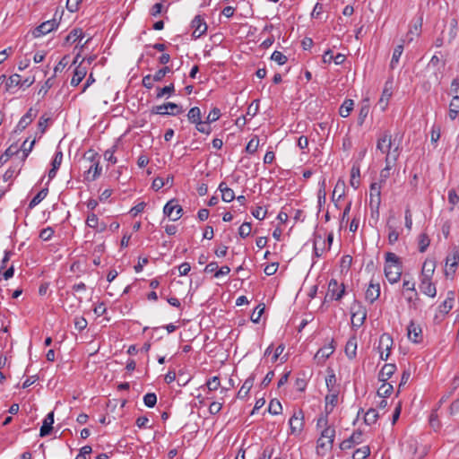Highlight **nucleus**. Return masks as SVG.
<instances>
[{"instance_id":"nucleus-28","label":"nucleus","mask_w":459,"mask_h":459,"mask_svg":"<svg viewBox=\"0 0 459 459\" xmlns=\"http://www.w3.org/2000/svg\"><path fill=\"white\" fill-rule=\"evenodd\" d=\"M345 194V183L343 180L339 179L334 186L332 200L338 208L337 202L344 196Z\"/></svg>"},{"instance_id":"nucleus-35","label":"nucleus","mask_w":459,"mask_h":459,"mask_svg":"<svg viewBox=\"0 0 459 459\" xmlns=\"http://www.w3.org/2000/svg\"><path fill=\"white\" fill-rule=\"evenodd\" d=\"M19 152H20V148L18 147V145L17 144H12L11 146H9L6 149L4 153L0 156V164L1 165L4 164L5 162L8 161V160L11 157H13L14 155H17Z\"/></svg>"},{"instance_id":"nucleus-19","label":"nucleus","mask_w":459,"mask_h":459,"mask_svg":"<svg viewBox=\"0 0 459 459\" xmlns=\"http://www.w3.org/2000/svg\"><path fill=\"white\" fill-rule=\"evenodd\" d=\"M38 111L30 108L20 119L17 125V131H23L37 117Z\"/></svg>"},{"instance_id":"nucleus-23","label":"nucleus","mask_w":459,"mask_h":459,"mask_svg":"<svg viewBox=\"0 0 459 459\" xmlns=\"http://www.w3.org/2000/svg\"><path fill=\"white\" fill-rule=\"evenodd\" d=\"M367 311L364 307H359L358 311L351 312V325L353 327H360L366 319Z\"/></svg>"},{"instance_id":"nucleus-15","label":"nucleus","mask_w":459,"mask_h":459,"mask_svg":"<svg viewBox=\"0 0 459 459\" xmlns=\"http://www.w3.org/2000/svg\"><path fill=\"white\" fill-rule=\"evenodd\" d=\"M380 284L370 281L365 292V299L370 304H373L380 296Z\"/></svg>"},{"instance_id":"nucleus-34","label":"nucleus","mask_w":459,"mask_h":459,"mask_svg":"<svg viewBox=\"0 0 459 459\" xmlns=\"http://www.w3.org/2000/svg\"><path fill=\"white\" fill-rule=\"evenodd\" d=\"M393 165L391 164V159L389 156L385 157V167L380 171L379 175V184L382 186V184H385L386 180L389 178L391 173Z\"/></svg>"},{"instance_id":"nucleus-38","label":"nucleus","mask_w":459,"mask_h":459,"mask_svg":"<svg viewBox=\"0 0 459 459\" xmlns=\"http://www.w3.org/2000/svg\"><path fill=\"white\" fill-rule=\"evenodd\" d=\"M83 32L82 29L75 28L70 31V33L65 39V44L74 43L78 39H82Z\"/></svg>"},{"instance_id":"nucleus-62","label":"nucleus","mask_w":459,"mask_h":459,"mask_svg":"<svg viewBox=\"0 0 459 459\" xmlns=\"http://www.w3.org/2000/svg\"><path fill=\"white\" fill-rule=\"evenodd\" d=\"M116 149H117V145H113L110 149L107 150L104 153L105 160L111 162L112 164H116L117 161V158L114 156Z\"/></svg>"},{"instance_id":"nucleus-31","label":"nucleus","mask_w":459,"mask_h":459,"mask_svg":"<svg viewBox=\"0 0 459 459\" xmlns=\"http://www.w3.org/2000/svg\"><path fill=\"white\" fill-rule=\"evenodd\" d=\"M357 337L351 336L345 345V354L350 359H353L356 357L357 351Z\"/></svg>"},{"instance_id":"nucleus-21","label":"nucleus","mask_w":459,"mask_h":459,"mask_svg":"<svg viewBox=\"0 0 459 459\" xmlns=\"http://www.w3.org/2000/svg\"><path fill=\"white\" fill-rule=\"evenodd\" d=\"M392 82H386L379 99L378 104L382 110H385L388 105L389 100L392 97Z\"/></svg>"},{"instance_id":"nucleus-56","label":"nucleus","mask_w":459,"mask_h":459,"mask_svg":"<svg viewBox=\"0 0 459 459\" xmlns=\"http://www.w3.org/2000/svg\"><path fill=\"white\" fill-rule=\"evenodd\" d=\"M143 403L149 408L154 407L157 403V395L154 393L146 394L143 396Z\"/></svg>"},{"instance_id":"nucleus-25","label":"nucleus","mask_w":459,"mask_h":459,"mask_svg":"<svg viewBox=\"0 0 459 459\" xmlns=\"http://www.w3.org/2000/svg\"><path fill=\"white\" fill-rule=\"evenodd\" d=\"M420 288L424 294L431 298H434L437 295V289L431 282V279L427 280L426 278H421Z\"/></svg>"},{"instance_id":"nucleus-57","label":"nucleus","mask_w":459,"mask_h":459,"mask_svg":"<svg viewBox=\"0 0 459 459\" xmlns=\"http://www.w3.org/2000/svg\"><path fill=\"white\" fill-rule=\"evenodd\" d=\"M172 70L169 66H164L162 68H160V70H158L154 74H153V80L155 82H160L162 81V79L165 77V75L169 73H171Z\"/></svg>"},{"instance_id":"nucleus-63","label":"nucleus","mask_w":459,"mask_h":459,"mask_svg":"<svg viewBox=\"0 0 459 459\" xmlns=\"http://www.w3.org/2000/svg\"><path fill=\"white\" fill-rule=\"evenodd\" d=\"M387 227H388V230H389L388 242H389V244L393 245V244H394L398 240L399 233H398V231L394 227H392L388 223H387Z\"/></svg>"},{"instance_id":"nucleus-39","label":"nucleus","mask_w":459,"mask_h":459,"mask_svg":"<svg viewBox=\"0 0 459 459\" xmlns=\"http://www.w3.org/2000/svg\"><path fill=\"white\" fill-rule=\"evenodd\" d=\"M403 52V43L397 45L394 48L393 56H392L391 62H390L391 69H394L397 66Z\"/></svg>"},{"instance_id":"nucleus-49","label":"nucleus","mask_w":459,"mask_h":459,"mask_svg":"<svg viewBox=\"0 0 459 459\" xmlns=\"http://www.w3.org/2000/svg\"><path fill=\"white\" fill-rule=\"evenodd\" d=\"M393 390L394 388L391 384L383 382V384L377 390V395L380 397H387L392 394Z\"/></svg>"},{"instance_id":"nucleus-45","label":"nucleus","mask_w":459,"mask_h":459,"mask_svg":"<svg viewBox=\"0 0 459 459\" xmlns=\"http://www.w3.org/2000/svg\"><path fill=\"white\" fill-rule=\"evenodd\" d=\"M370 455V448L368 446H364L356 449L352 455V459H366Z\"/></svg>"},{"instance_id":"nucleus-16","label":"nucleus","mask_w":459,"mask_h":459,"mask_svg":"<svg viewBox=\"0 0 459 459\" xmlns=\"http://www.w3.org/2000/svg\"><path fill=\"white\" fill-rule=\"evenodd\" d=\"M86 225L100 233L107 230V224L103 221L100 222L98 216L93 212L88 214Z\"/></svg>"},{"instance_id":"nucleus-20","label":"nucleus","mask_w":459,"mask_h":459,"mask_svg":"<svg viewBox=\"0 0 459 459\" xmlns=\"http://www.w3.org/2000/svg\"><path fill=\"white\" fill-rule=\"evenodd\" d=\"M53 424H54V411H50L47 414L43 420V424L40 428L39 436L41 437L48 436L52 429H53Z\"/></svg>"},{"instance_id":"nucleus-58","label":"nucleus","mask_w":459,"mask_h":459,"mask_svg":"<svg viewBox=\"0 0 459 459\" xmlns=\"http://www.w3.org/2000/svg\"><path fill=\"white\" fill-rule=\"evenodd\" d=\"M221 115V109L218 108H213L206 117V123H213L217 121L220 118Z\"/></svg>"},{"instance_id":"nucleus-11","label":"nucleus","mask_w":459,"mask_h":459,"mask_svg":"<svg viewBox=\"0 0 459 459\" xmlns=\"http://www.w3.org/2000/svg\"><path fill=\"white\" fill-rule=\"evenodd\" d=\"M334 341L332 340L330 343L320 348L315 354L314 359L317 364H323L333 353L335 350Z\"/></svg>"},{"instance_id":"nucleus-32","label":"nucleus","mask_w":459,"mask_h":459,"mask_svg":"<svg viewBox=\"0 0 459 459\" xmlns=\"http://www.w3.org/2000/svg\"><path fill=\"white\" fill-rule=\"evenodd\" d=\"M218 189L221 191V199L226 202V203H230L231 201H233L235 199V194H234V191L230 188L225 182H221L220 185H219V187Z\"/></svg>"},{"instance_id":"nucleus-48","label":"nucleus","mask_w":459,"mask_h":459,"mask_svg":"<svg viewBox=\"0 0 459 459\" xmlns=\"http://www.w3.org/2000/svg\"><path fill=\"white\" fill-rule=\"evenodd\" d=\"M430 244V239L426 233H420L419 235V251L424 253Z\"/></svg>"},{"instance_id":"nucleus-54","label":"nucleus","mask_w":459,"mask_h":459,"mask_svg":"<svg viewBox=\"0 0 459 459\" xmlns=\"http://www.w3.org/2000/svg\"><path fill=\"white\" fill-rule=\"evenodd\" d=\"M271 59L276 62L280 65H283L287 63L288 58L285 55H283L281 52L275 50L272 56Z\"/></svg>"},{"instance_id":"nucleus-18","label":"nucleus","mask_w":459,"mask_h":459,"mask_svg":"<svg viewBox=\"0 0 459 459\" xmlns=\"http://www.w3.org/2000/svg\"><path fill=\"white\" fill-rule=\"evenodd\" d=\"M362 442V432L360 430L354 431L351 436L343 440L340 444L342 450L351 449L354 445L360 444Z\"/></svg>"},{"instance_id":"nucleus-10","label":"nucleus","mask_w":459,"mask_h":459,"mask_svg":"<svg viewBox=\"0 0 459 459\" xmlns=\"http://www.w3.org/2000/svg\"><path fill=\"white\" fill-rule=\"evenodd\" d=\"M458 263L459 249L457 247H454L446 258V266L448 267V269H446L445 271L446 276L455 273Z\"/></svg>"},{"instance_id":"nucleus-47","label":"nucleus","mask_w":459,"mask_h":459,"mask_svg":"<svg viewBox=\"0 0 459 459\" xmlns=\"http://www.w3.org/2000/svg\"><path fill=\"white\" fill-rule=\"evenodd\" d=\"M378 417H379V415H378L377 410L371 408L365 413L364 421L366 424L371 425V424H374L377 420Z\"/></svg>"},{"instance_id":"nucleus-22","label":"nucleus","mask_w":459,"mask_h":459,"mask_svg":"<svg viewBox=\"0 0 459 459\" xmlns=\"http://www.w3.org/2000/svg\"><path fill=\"white\" fill-rule=\"evenodd\" d=\"M396 371V365L393 363H387L383 366L380 372L378 373V380L380 382H386L392 377Z\"/></svg>"},{"instance_id":"nucleus-1","label":"nucleus","mask_w":459,"mask_h":459,"mask_svg":"<svg viewBox=\"0 0 459 459\" xmlns=\"http://www.w3.org/2000/svg\"><path fill=\"white\" fill-rule=\"evenodd\" d=\"M385 276L391 284L398 282L403 273V262L401 258L393 252H387L385 255Z\"/></svg>"},{"instance_id":"nucleus-13","label":"nucleus","mask_w":459,"mask_h":459,"mask_svg":"<svg viewBox=\"0 0 459 459\" xmlns=\"http://www.w3.org/2000/svg\"><path fill=\"white\" fill-rule=\"evenodd\" d=\"M191 26L194 29L193 37L195 39L200 38L207 30V24L201 15H196L193 19Z\"/></svg>"},{"instance_id":"nucleus-2","label":"nucleus","mask_w":459,"mask_h":459,"mask_svg":"<svg viewBox=\"0 0 459 459\" xmlns=\"http://www.w3.org/2000/svg\"><path fill=\"white\" fill-rule=\"evenodd\" d=\"M391 147H392L391 134H389L388 133L385 132V134H383L382 136H380L377 139V149L379 150L382 153H385L386 156L390 157V159H393L394 163L397 160V158L399 156L398 147L394 149L393 152H391Z\"/></svg>"},{"instance_id":"nucleus-53","label":"nucleus","mask_w":459,"mask_h":459,"mask_svg":"<svg viewBox=\"0 0 459 459\" xmlns=\"http://www.w3.org/2000/svg\"><path fill=\"white\" fill-rule=\"evenodd\" d=\"M259 146V138L257 136H254L247 143L246 147V152L254 154Z\"/></svg>"},{"instance_id":"nucleus-24","label":"nucleus","mask_w":459,"mask_h":459,"mask_svg":"<svg viewBox=\"0 0 459 459\" xmlns=\"http://www.w3.org/2000/svg\"><path fill=\"white\" fill-rule=\"evenodd\" d=\"M454 295L455 294L453 291H449L447 293L446 299L438 306V312L441 314L442 316L447 315L453 308L455 300Z\"/></svg>"},{"instance_id":"nucleus-43","label":"nucleus","mask_w":459,"mask_h":459,"mask_svg":"<svg viewBox=\"0 0 459 459\" xmlns=\"http://www.w3.org/2000/svg\"><path fill=\"white\" fill-rule=\"evenodd\" d=\"M338 394L339 391L334 390L333 392H329V394L325 396V406H327L328 409L332 408L333 410V407L336 406L338 403Z\"/></svg>"},{"instance_id":"nucleus-8","label":"nucleus","mask_w":459,"mask_h":459,"mask_svg":"<svg viewBox=\"0 0 459 459\" xmlns=\"http://www.w3.org/2000/svg\"><path fill=\"white\" fill-rule=\"evenodd\" d=\"M57 14V11L56 12L54 18L48 21L42 22L40 25L36 27L33 30V36L35 38L40 37L47 33L51 32L55 29H56L59 25V22L56 20V16Z\"/></svg>"},{"instance_id":"nucleus-4","label":"nucleus","mask_w":459,"mask_h":459,"mask_svg":"<svg viewBox=\"0 0 459 459\" xmlns=\"http://www.w3.org/2000/svg\"><path fill=\"white\" fill-rule=\"evenodd\" d=\"M290 434L299 436L304 429L305 420L302 410L295 411L289 420Z\"/></svg>"},{"instance_id":"nucleus-6","label":"nucleus","mask_w":459,"mask_h":459,"mask_svg":"<svg viewBox=\"0 0 459 459\" xmlns=\"http://www.w3.org/2000/svg\"><path fill=\"white\" fill-rule=\"evenodd\" d=\"M163 212L166 216L169 217L171 221H176L182 217L183 209L176 199H171L165 204Z\"/></svg>"},{"instance_id":"nucleus-26","label":"nucleus","mask_w":459,"mask_h":459,"mask_svg":"<svg viewBox=\"0 0 459 459\" xmlns=\"http://www.w3.org/2000/svg\"><path fill=\"white\" fill-rule=\"evenodd\" d=\"M392 346H393V338L391 337V335L389 333H383L379 338L378 346H377L378 351L379 352H381V351L390 352Z\"/></svg>"},{"instance_id":"nucleus-30","label":"nucleus","mask_w":459,"mask_h":459,"mask_svg":"<svg viewBox=\"0 0 459 459\" xmlns=\"http://www.w3.org/2000/svg\"><path fill=\"white\" fill-rule=\"evenodd\" d=\"M82 61L83 60H82L80 62V64L76 66V68L74 69V76L72 77V80H71V85L74 87L79 85V83L82 81V79L86 75V73H87L86 68L82 67L81 65Z\"/></svg>"},{"instance_id":"nucleus-29","label":"nucleus","mask_w":459,"mask_h":459,"mask_svg":"<svg viewBox=\"0 0 459 459\" xmlns=\"http://www.w3.org/2000/svg\"><path fill=\"white\" fill-rule=\"evenodd\" d=\"M436 268V261L434 259H426L423 263L421 278L431 279Z\"/></svg>"},{"instance_id":"nucleus-40","label":"nucleus","mask_w":459,"mask_h":459,"mask_svg":"<svg viewBox=\"0 0 459 459\" xmlns=\"http://www.w3.org/2000/svg\"><path fill=\"white\" fill-rule=\"evenodd\" d=\"M332 412V408L328 409L325 406V413L319 416L316 422V428L325 429V428H332L333 426L328 424V415Z\"/></svg>"},{"instance_id":"nucleus-3","label":"nucleus","mask_w":459,"mask_h":459,"mask_svg":"<svg viewBox=\"0 0 459 459\" xmlns=\"http://www.w3.org/2000/svg\"><path fill=\"white\" fill-rule=\"evenodd\" d=\"M334 437L335 429L333 426L332 428H325V429H322L320 437L316 441L317 454H320V450H325L327 447L331 448L333 444Z\"/></svg>"},{"instance_id":"nucleus-42","label":"nucleus","mask_w":459,"mask_h":459,"mask_svg":"<svg viewBox=\"0 0 459 459\" xmlns=\"http://www.w3.org/2000/svg\"><path fill=\"white\" fill-rule=\"evenodd\" d=\"M359 177H360V170L358 166H352L351 170V180L350 184L354 188L357 189L359 186Z\"/></svg>"},{"instance_id":"nucleus-41","label":"nucleus","mask_w":459,"mask_h":459,"mask_svg":"<svg viewBox=\"0 0 459 459\" xmlns=\"http://www.w3.org/2000/svg\"><path fill=\"white\" fill-rule=\"evenodd\" d=\"M48 187H45L41 189L30 202L29 208L32 209L35 206H37L42 200L46 198L48 195Z\"/></svg>"},{"instance_id":"nucleus-33","label":"nucleus","mask_w":459,"mask_h":459,"mask_svg":"<svg viewBox=\"0 0 459 459\" xmlns=\"http://www.w3.org/2000/svg\"><path fill=\"white\" fill-rule=\"evenodd\" d=\"M370 109L369 101L368 99H365L361 102V106L358 115V124L359 126H362L367 118Z\"/></svg>"},{"instance_id":"nucleus-52","label":"nucleus","mask_w":459,"mask_h":459,"mask_svg":"<svg viewBox=\"0 0 459 459\" xmlns=\"http://www.w3.org/2000/svg\"><path fill=\"white\" fill-rule=\"evenodd\" d=\"M175 91V86L173 83H170L169 85H167L163 88H157V99H161L163 96L167 94H171Z\"/></svg>"},{"instance_id":"nucleus-51","label":"nucleus","mask_w":459,"mask_h":459,"mask_svg":"<svg viewBox=\"0 0 459 459\" xmlns=\"http://www.w3.org/2000/svg\"><path fill=\"white\" fill-rule=\"evenodd\" d=\"M17 86L21 87V75L14 74L11 75L8 78V80L6 81L5 88H6V91H9L13 87H17Z\"/></svg>"},{"instance_id":"nucleus-44","label":"nucleus","mask_w":459,"mask_h":459,"mask_svg":"<svg viewBox=\"0 0 459 459\" xmlns=\"http://www.w3.org/2000/svg\"><path fill=\"white\" fill-rule=\"evenodd\" d=\"M403 290L404 293L414 292L415 299H420L419 295L415 290V281L412 279H403Z\"/></svg>"},{"instance_id":"nucleus-50","label":"nucleus","mask_w":459,"mask_h":459,"mask_svg":"<svg viewBox=\"0 0 459 459\" xmlns=\"http://www.w3.org/2000/svg\"><path fill=\"white\" fill-rule=\"evenodd\" d=\"M282 406L279 400L273 399L271 400L268 407V411L273 415H278L281 413Z\"/></svg>"},{"instance_id":"nucleus-14","label":"nucleus","mask_w":459,"mask_h":459,"mask_svg":"<svg viewBox=\"0 0 459 459\" xmlns=\"http://www.w3.org/2000/svg\"><path fill=\"white\" fill-rule=\"evenodd\" d=\"M101 170L100 160H95V162L90 164L88 169L84 172V180L89 182L96 180L100 176Z\"/></svg>"},{"instance_id":"nucleus-64","label":"nucleus","mask_w":459,"mask_h":459,"mask_svg":"<svg viewBox=\"0 0 459 459\" xmlns=\"http://www.w3.org/2000/svg\"><path fill=\"white\" fill-rule=\"evenodd\" d=\"M206 385L209 391L217 390L221 385L220 378L218 377H213L210 378L207 381Z\"/></svg>"},{"instance_id":"nucleus-36","label":"nucleus","mask_w":459,"mask_h":459,"mask_svg":"<svg viewBox=\"0 0 459 459\" xmlns=\"http://www.w3.org/2000/svg\"><path fill=\"white\" fill-rule=\"evenodd\" d=\"M354 101L347 99L343 101L339 108V115L342 117H348L351 112L353 110Z\"/></svg>"},{"instance_id":"nucleus-7","label":"nucleus","mask_w":459,"mask_h":459,"mask_svg":"<svg viewBox=\"0 0 459 459\" xmlns=\"http://www.w3.org/2000/svg\"><path fill=\"white\" fill-rule=\"evenodd\" d=\"M345 294L344 284H339L337 280L331 279L328 283V290L326 297H329L332 300H340Z\"/></svg>"},{"instance_id":"nucleus-12","label":"nucleus","mask_w":459,"mask_h":459,"mask_svg":"<svg viewBox=\"0 0 459 459\" xmlns=\"http://www.w3.org/2000/svg\"><path fill=\"white\" fill-rule=\"evenodd\" d=\"M422 23V16H419L417 19L413 20L410 25L406 39L403 40V43L405 40H407L408 43L411 42L413 40V36L419 37L421 33Z\"/></svg>"},{"instance_id":"nucleus-5","label":"nucleus","mask_w":459,"mask_h":459,"mask_svg":"<svg viewBox=\"0 0 459 459\" xmlns=\"http://www.w3.org/2000/svg\"><path fill=\"white\" fill-rule=\"evenodd\" d=\"M381 188H382V186L377 182H373L370 185L369 207L371 210L372 216H374V213H377V210L380 208Z\"/></svg>"},{"instance_id":"nucleus-37","label":"nucleus","mask_w":459,"mask_h":459,"mask_svg":"<svg viewBox=\"0 0 459 459\" xmlns=\"http://www.w3.org/2000/svg\"><path fill=\"white\" fill-rule=\"evenodd\" d=\"M188 121L192 124H200L202 121L201 109L198 107H193L187 113Z\"/></svg>"},{"instance_id":"nucleus-27","label":"nucleus","mask_w":459,"mask_h":459,"mask_svg":"<svg viewBox=\"0 0 459 459\" xmlns=\"http://www.w3.org/2000/svg\"><path fill=\"white\" fill-rule=\"evenodd\" d=\"M254 381H255L254 374H252L249 377H247L245 380L244 384L242 385V386L240 387V389L238 392L237 397L238 399H245L248 395L250 389L252 388V386L254 385Z\"/></svg>"},{"instance_id":"nucleus-59","label":"nucleus","mask_w":459,"mask_h":459,"mask_svg":"<svg viewBox=\"0 0 459 459\" xmlns=\"http://www.w3.org/2000/svg\"><path fill=\"white\" fill-rule=\"evenodd\" d=\"M74 324L75 329L79 332L83 331L88 325V322L83 316H76L74 320Z\"/></svg>"},{"instance_id":"nucleus-55","label":"nucleus","mask_w":459,"mask_h":459,"mask_svg":"<svg viewBox=\"0 0 459 459\" xmlns=\"http://www.w3.org/2000/svg\"><path fill=\"white\" fill-rule=\"evenodd\" d=\"M252 231V225L250 222H244L238 229V234L242 238H247Z\"/></svg>"},{"instance_id":"nucleus-46","label":"nucleus","mask_w":459,"mask_h":459,"mask_svg":"<svg viewBox=\"0 0 459 459\" xmlns=\"http://www.w3.org/2000/svg\"><path fill=\"white\" fill-rule=\"evenodd\" d=\"M35 140L31 141L30 143H28V140H25L22 143V145L20 148V151H22V162L23 163L28 157L29 153L32 151L33 146L35 144Z\"/></svg>"},{"instance_id":"nucleus-61","label":"nucleus","mask_w":459,"mask_h":459,"mask_svg":"<svg viewBox=\"0 0 459 459\" xmlns=\"http://www.w3.org/2000/svg\"><path fill=\"white\" fill-rule=\"evenodd\" d=\"M167 106H168V109H170V111H168V113H169L168 115L176 116V115L181 114L183 112L182 107L176 103L168 102Z\"/></svg>"},{"instance_id":"nucleus-60","label":"nucleus","mask_w":459,"mask_h":459,"mask_svg":"<svg viewBox=\"0 0 459 459\" xmlns=\"http://www.w3.org/2000/svg\"><path fill=\"white\" fill-rule=\"evenodd\" d=\"M211 123H206L205 121H201L200 124L195 125V128L200 133L210 134L212 133V127L210 126Z\"/></svg>"},{"instance_id":"nucleus-9","label":"nucleus","mask_w":459,"mask_h":459,"mask_svg":"<svg viewBox=\"0 0 459 459\" xmlns=\"http://www.w3.org/2000/svg\"><path fill=\"white\" fill-rule=\"evenodd\" d=\"M419 443L413 438L407 439L403 445V450L411 459H421L425 455L424 450L418 455Z\"/></svg>"},{"instance_id":"nucleus-17","label":"nucleus","mask_w":459,"mask_h":459,"mask_svg":"<svg viewBox=\"0 0 459 459\" xmlns=\"http://www.w3.org/2000/svg\"><path fill=\"white\" fill-rule=\"evenodd\" d=\"M408 338L414 343H420L422 342V330L420 325L411 322L407 327Z\"/></svg>"}]
</instances>
